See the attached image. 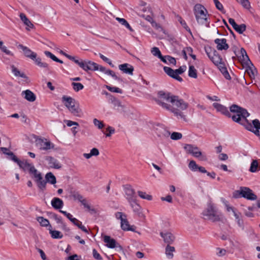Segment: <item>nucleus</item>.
Segmentation results:
<instances>
[{
	"label": "nucleus",
	"instance_id": "nucleus-63",
	"mask_svg": "<svg viewBox=\"0 0 260 260\" xmlns=\"http://www.w3.org/2000/svg\"><path fill=\"white\" fill-rule=\"evenodd\" d=\"M106 131L108 132V133L106 134V137H110L112 134L114 133L115 129L113 127L109 126L106 128Z\"/></svg>",
	"mask_w": 260,
	"mask_h": 260
},
{
	"label": "nucleus",
	"instance_id": "nucleus-13",
	"mask_svg": "<svg viewBox=\"0 0 260 260\" xmlns=\"http://www.w3.org/2000/svg\"><path fill=\"white\" fill-rule=\"evenodd\" d=\"M212 106L216 110L217 112H220L229 117H232L233 116H231V114L229 111L228 108L223 105L217 103H214L212 104Z\"/></svg>",
	"mask_w": 260,
	"mask_h": 260
},
{
	"label": "nucleus",
	"instance_id": "nucleus-58",
	"mask_svg": "<svg viewBox=\"0 0 260 260\" xmlns=\"http://www.w3.org/2000/svg\"><path fill=\"white\" fill-rule=\"evenodd\" d=\"M93 123L94 125L97 126L99 129H102L104 126L103 122L96 118L93 119Z\"/></svg>",
	"mask_w": 260,
	"mask_h": 260
},
{
	"label": "nucleus",
	"instance_id": "nucleus-30",
	"mask_svg": "<svg viewBox=\"0 0 260 260\" xmlns=\"http://www.w3.org/2000/svg\"><path fill=\"white\" fill-rule=\"evenodd\" d=\"M203 217L205 220H210L211 218V205L209 204L207 208L202 213Z\"/></svg>",
	"mask_w": 260,
	"mask_h": 260
},
{
	"label": "nucleus",
	"instance_id": "nucleus-15",
	"mask_svg": "<svg viewBox=\"0 0 260 260\" xmlns=\"http://www.w3.org/2000/svg\"><path fill=\"white\" fill-rule=\"evenodd\" d=\"M214 42L216 44V48L218 50H226L229 48L225 39H216L214 40Z\"/></svg>",
	"mask_w": 260,
	"mask_h": 260
},
{
	"label": "nucleus",
	"instance_id": "nucleus-36",
	"mask_svg": "<svg viewBox=\"0 0 260 260\" xmlns=\"http://www.w3.org/2000/svg\"><path fill=\"white\" fill-rule=\"evenodd\" d=\"M11 69L12 73L15 76L27 78L26 75L23 73H21L14 65L11 66Z\"/></svg>",
	"mask_w": 260,
	"mask_h": 260
},
{
	"label": "nucleus",
	"instance_id": "nucleus-57",
	"mask_svg": "<svg viewBox=\"0 0 260 260\" xmlns=\"http://www.w3.org/2000/svg\"><path fill=\"white\" fill-rule=\"evenodd\" d=\"M182 134L177 132H173L171 135V138L174 140H179L182 138Z\"/></svg>",
	"mask_w": 260,
	"mask_h": 260
},
{
	"label": "nucleus",
	"instance_id": "nucleus-9",
	"mask_svg": "<svg viewBox=\"0 0 260 260\" xmlns=\"http://www.w3.org/2000/svg\"><path fill=\"white\" fill-rule=\"evenodd\" d=\"M44 159L49 168L58 169L61 167L58 160L52 156H46Z\"/></svg>",
	"mask_w": 260,
	"mask_h": 260
},
{
	"label": "nucleus",
	"instance_id": "nucleus-47",
	"mask_svg": "<svg viewBox=\"0 0 260 260\" xmlns=\"http://www.w3.org/2000/svg\"><path fill=\"white\" fill-rule=\"evenodd\" d=\"M72 86H73L74 90L76 92L83 89L84 88L83 84L80 83L72 82Z\"/></svg>",
	"mask_w": 260,
	"mask_h": 260
},
{
	"label": "nucleus",
	"instance_id": "nucleus-45",
	"mask_svg": "<svg viewBox=\"0 0 260 260\" xmlns=\"http://www.w3.org/2000/svg\"><path fill=\"white\" fill-rule=\"evenodd\" d=\"M138 196L143 199H145L148 201H151L152 199V197L150 194H147L146 192L138 191Z\"/></svg>",
	"mask_w": 260,
	"mask_h": 260
},
{
	"label": "nucleus",
	"instance_id": "nucleus-42",
	"mask_svg": "<svg viewBox=\"0 0 260 260\" xmlns=\"http://www.w3.org/2000/svg\"><path fill=\"white\" fill-rule=\"evenodd\" d=\"M44 53L47 57H50L53 61H56L57 62H59L60 63H63V61L57 58L54 54H53L50 52L48 51H45L44 52Z\"/></svg>",
	"mask_w": 260,
	"mask_h": 260
},
{
	"label": "nucleus",
	"instance_id": "nucleus-55",
	"mask_svg": "<svg viewBox=\"0 0 260 260\" xmlns=\"http://www.w3.org/2000/svg\"><path fill=\"white\" fill-rule=\"evenodd\" d=\"M106 88L110 91L116 93H121L122 90L118 87H111L108 85L106 86Z\"/></svg>",
	"mask_w": 260,
	"mask_h": 260
},
{
	"label": "nucleus",
	"instance_id": "nucleus-14",
	"mask_svg": "<svg viewBox=\"0 0 260 260\" xmlns=\"http://www.w3.org/2000/svg\"><path fill=\"white\" fill-rule=\"evenodd\" d=\"M160 235L163 238L164 242L166 243L167 245H170L172 244L175 240L174 236L169 232H160Z\"/></svg>",
	"mask_w": 260,
	"mask_h": 260
},
{
	"label": "nucleus",
	"instance_id": "nucleus-16",
	"mask_svg": "<svg viewBox=\"0 0 260 260\" xmlns=\"http://www.w3.org/2000/svg\"><path fill=\"white\" fill-rule=\"evenodd\" d=\"M19 48L23 50V53L26 57H28L32 60H35V58H36V57L37 56V54L36 53L32 52L30 49L26 46H24L22 45H19Z\"/></svg>",
	"mask_w": 260,
	"mask_h": 260
},
{
	"label": "nucleus",
	"instance_id": "nucleus-6",
	"mask_svg": "<svg viewBox=\"0 0 260 260\" xmlns=\"http://www.w3.org/2000/svg\"><path fill=\"white\" fill-rule=\"evenodd\" d=\"M184 149L187 153L191 154L195 157L199 158L201 161L206 160V156L203 154L197 146L191 144H186L184 147Z\"/></svg>",
	"mask_w": 260,
	"mask_h": 260
},
{
	"label": "nucleus",
	"instance_id": "nucleus-60",
	"mask_svg": "<svg viewBox=\"0 0 260 260\" xmlns=\"http://www.w3.org/2000/svg\"><path fill=\"white\" fill-rule=\"evenodd\" d=\"M80 68L86 72L90 71V69H91L89 68L88 61H83V63L81 64Z\"/></svg>",
	"mask_w": 260,
	"mask_h": 260
},
{
	"label": "nucleus",
	"instance_id": "nucleus-39",
	"mask_svg": "<svg viewBox=\"0 0 260 260\" xmlns=\"http://www.w3.org/2000/svg\"><path fill=\"white\" fill-rule=\"evenodd\" d=\"M37 220L40 223V225L42 226H49L50 227L49 221L48 219L44 218L42 216H39L37 218Z\"/></svg>",
	"mask_w": 260,
	"mask_h": 260
},
{
	"label": "nucleus",
	"instance_id": "nucleus-3",
	"mask_svg": "<svg viewBox=\"0 0 260 260\" xmlns=\"http://www.w3.org/2000/svg\"><path fill=\"white\" fill-rule=\"evenodd\" d=\"M213 55L214 57H212V62L214 63V66L226 80H231V77L228 71L226 66L221 56L216 50L214 51Z\"/></svg>",
	"mask_w": 260,
	"mask_h": 260
},
{
	"label": "nucleus",
	"instance_id": "nucleus-34",
	"mask_svg": "<svg viewBox=\"0 0 260 260\" xmlns=\"http://www.w3.org/2000/svg\"><path fill=\"white\" fill-rule=\"evenodd\" d=\"M260 170V167L257 160H253L251 163L249 171L252 173L256 172Z\"/></svg>",
	"mask_w": 260,
	"mask_h": 260
},
{
	"label": "nucleus",
	"instance_id": "nucleus-51",
	"mask_svg": "<svg viewBox=\"0 0 260 260\" xmlns=\"http://www.w3.org/2000/svg\"><path fill=\"white\" fill-rule=\"evenodd\" d=\"M245 9H249L250 8V4L248 0H237Z\"/></svg>",
	"mask_w": 260,
	"mask_h": 260
},
{
	"label": "nucleus",
	"instance_id": "nucleus-35",
	"mask_svg": "<svg viewBox=\"0 0 260 260\" xmlns=\"http://www.w3.org/2000/svg\"><path fill=\"white\" fill-rule=\"evenodd\" d=\"M121 228L124 231H132L133 230L130 227L126 218H124L121 220Z\"/></svg>",
	"mask_w": 260,
	"mask_h": 260
},
{
	"label": "nucleus",
	"instance_id": "nucleus-37",
	"mask_svg": "<svg viewBox=\"0 0 260 260\" xmlns=\"http://www.w3.org/2000/svg\"><path fill=\"white\" fill-rule=\"evenodd\" d=\"M19 16L21 20L23 22L25 25L30 28L33 27L34 25L31 23L24 13H20Z\"/></svg>",
	"mask_w": 260,
	"mask_h": 260
},
{
	"label": "nucleus",
	"instance_id": "nucleus-25",
	"mask_svg": "<svg viewBox=\"0 0 260 260\" xmlns=\"http://www.w3.org/2000/svg\"><path fill=\"white\" fill-rule=\"evenodd\" d=\"M245 68H246V72L248 74L250 78L254 79L255 76L257 74V71L254 66L248 65Z\"/></svg>",
	"mask_w": 260,
	"mask_h": 260
},
{
	"label": "nucleus",
	"instance_id": "nucleus-7",
	"mask_svg": "<svg viewBox=\"0 0 260 260\" xmlns=\"http://www.w3.org/2000/svg\"><path fill=\"white\" fill-rule=\"evenodd\" d=\"M36 144L41 150L48 151L54 148V144L46 138L37 139Z\"/></svg>",
	"mask_w": 260,
	"mask_h": 260
},
{
	"label": "nucleus",
	"instance_id": "nucleus-17",
	"mask_svg": "<svg viewBox=\"0 0 260 260\" xmlns=\"http://www.w3.org/2000/svg\"><path fill=\"white\" fill-rule=\"evenodd\" d=\"M226 219L223 215L220 212L215 210L212 207V221H221L224 223Z\"/></svg>",
	"mask_w": 260,
	"mask_h": 260
},
{
	"label": "nucleus",
	"instance_id": "nucleus-62",
	"mask_svg": "<svg viewBox=\"0 0 260 260\" xmlns=\"http://www.w3.org/2000/svg\"><path fill=\"white\" fill-rule=\"evenodd\" d=\"M179 21H180V23L182 25V26L188 31H189L190 33H191L190 29L187 26L186 23L184 20H183L181 17H180Z\"/></svg>",
	"mask_w": 260,
	"mask_h": 260
},
{
	"label": "nucleus",
	"instance_id": "nucleus-12",
	"mask_svg": "<svg viewBox=\"0 0 260 260\" xmlns=\"http://www.w3.org/2000/svg\"><path fill=\"white\" fill-rule=\"evenodd\" d=\"M124 190L126 195V199L128 202L135 200L137 198L135 190L131 185H126L124 186Z\"/></svg>",
	"mask_w": 260,
	"mask_h": 260
},
{
	"label": "nucleus",
	"instance_id": "nucleus-18",
	"mask_svg": "<svg viewBox=\"0 0 260 260\" xmlns=\"http://www.w3.org/2000/svg\"><path fill=\"white\" fill-rule=\"evenodd\" d=\"M69 110L74 116L81 117L82 115V110L79 108V104L77 103H76L74 105H73V106L69 109Z\"/></svg>",
	"mask_w": 260,
	"mask_h": 260
},
{
	"label": "nucleus",
	"instance_id": "nucleus-11",
	"mask_svg": "<svg viewBox=\"0 0 260 260\" xmlns=\"http://www.w3.org/2000/svg\"><path fill=\"white\" fill-rule=\"evenodd\" d=\"M242 198H245L248 200H255L257 196L252 192V190L248 187H242Z\"/></svg>",
	"mask_w": 260,
	"mask_h": 260
},
{
	"label": "nucleus",
	"instance_id": "nucleus-27",
	"mask_svg": "<svg viewBox=\"0 0 260 260\" xmlns=\"http://www.w3.org/2000/svg\"><path fill=\"white\" fill-rule=\"evenodd\" d=\"M53 218L56 221L57 223L61 224V228L66 231H69V229L67 228L66 223L62 221V218L58 216L57 214L53 213L52 214Z\"/></svg>",
	"mask_w": 260,
	"mask_h": 260
},
{
	"label": "nucleus",
	"instance_id": "nucleus-22",
	"mask_svg": "<svg viewBox=\"0 0 260 260\" xmlns=\"http://www.w3.org/2000/svg\"><path fill=\"white\" fill-rule=\"evenodd\" d=\"M62 102L64 103V105L69 109L71 107L74 105L76 102L75 99L66 95H63L62 98Z\"/></svg>",
	"mask_w": 260,
	"mask_h": 260
},
{
	"label": "nucleus",
	"instance_id": "nucleus-19",
	"mask_svg": "<svg viewBox=\"0 0 260 260\" xmlns=\"http://www.w3.org/2000/svg\"><path fill=\"white\" fill-rule=\"evenodd\" d=\"M119 69L123 73L129 75H133L134 71L133 67L128 63H123L119 66Z\"/></svg>",
	"mask_w": 260,
	"mask_h": 260
},
{
	"label": "nucleus",
	"instance_id": "nucleus-32",
	"mask_svg": "<svg viewBox=\"0 0 260 260\" xmlns=\"http://www.w3.org/2000/svg\"><path fill=\"white\" fill-rule=\"evenodd\" d=\"M37 183V186L38 188L42 191H44L46 189V185L47 182L46 180H44L42 176L41 177V179H37L35 180Z\"/></svg>",
	"mask_w": 260,
	"mask_h": 260
},
{
	"label": "nucleus",
	"instance_id": "nucleus-4",
	"mask_svg": "<svg viewBox=\"0 0 260 260\" xmlns=\"http://www.w3.org/2000/svg\"><path fill=\"white\" fill-rule=\"evenodd\" d=\"M193 11L198 23L209 27V22L208 21L207 16L208 12L206 9L203 5L197 4L194 6Z\"/></svg>",
	"mask_w": 260,
	"mask_h": 260
},
{
	"label": "nucleus",
	"instance_id": "nucleus-38",
	"mask_svg": "<svg viewBox=\"0 0 260 260\" xmlns=\"http://www.w3.org/2000/svg\"><path fill=\"white\" fill-rule=\"evenodd\" d=\"M29 173L32 176L35 180L37 179H40L42 176L41 173L39 172L35 167L33 168Z\"/></svg>",
	"mask_w": 260,
	"mask_h": 260
},
{
	"label": "nucleus",
	"instance_id": "nucleus-46",
	"mask_svg": "<svg viewBox=\"0 0 260 260\" xmlns=\"http://www.w3.org/2000/svg\"><path fill=\"white\" fill-rule=\"evenodd\" d=\"M215 6L217 10L222 13H225V11L222 4L218 0H213Z\"/></svg>",
	"mask_w": 260,
	"mask_h": 260
},
{
	"label": "nucleus",
	"instance_id": "nucleus-23",
	"mask_svg": "<svg viewBox=\"0 0 260 260\" xmlns=\"http://www.w3.org/2000/svg\"><path fill=\"white\" fill-rule=\"evenodd\" d=\"M51 204L55 209H60L63 206L62 200L58 198H54L52 200Z\"/></svg>",
	"mask_w": 260,
	"mask_h": 260
},
{
	"label": "nucleus",
	"instance_id": "nucleus-28",
	"mask_svg": "<svg viewBox=\"0 0 260 260\" xmlns=\"http://www.w3.org/2000/svg\"><path fill=\"white\" fill-rule=\"evenodd\" d=\"M175 249L173 246L168 245L165 249V254L167 258L169 259H171L174 257L173 252H175Z\"/></svg>",
	"mask_w": 260,
	"mask_h": 260
},
{
	"label": "nucleus",
	"instance_id": "nucleus-5",
	"mask_svg": "<svg viewBox=\"0 0 260 260\" xmlns=\"http://www.w3.org/2000/svg\"><path fill=\"white\" fill-rule=\"evenodd\" d=\"M164 72L171 78L179 81L182 82L183 79L179 75L183 74L186 70V67L185 66H182L179 67V69L173 70L172 68L168 67H164Z\"/></svg>",
	"mask_w": 260,
	"mask_h": 260
},
{
	"label": "nucleus",
	"instance_id": "nucleus-48",
	"mask_svg": "<svg viewBox=\"0 0 260 260\" xmlns=\"http://www.w3.org/2000/svg\"><path fill=\"white\" fill-rule=\"evenodd\" d=\"M3 42L0 40V49L1 51L7 55L13 56V54L10 50L7 49V47L3 45Z\"/></svg>",
	"mask_w": 260,
	"mask_h": 260
},
{
	"label": "nucleus",
	"instance_id": "nucleus-41",
	"mask_svg": "<svg viewBox=\"0 0 260 260\" xmlns=\"http://www.w3.org/2000/svg\"><path fill=\"white\" fill-rule=\"evenodd\" d=\"M34 60L36 64L40 68L48 69V64L46 62H42L41 58L36 57Z\"/></svg>",
	"mask_w": 260,
	"mask_h": 260
},
{
	"label": "nucleus",
	"instance_id": "nucleus-8",
	"mask_svg": "<svg viewBox=\"0 0 260 260\" xmlns=\"http://www.w3.org/2000/svg\"><path fill=\"white\" fill-rule=\"evenodd\" d=\"M14 161L17 164L19 167L24 171H28L29 173L30 170L35 167L33 164L29 163L27 160H20L17 157H14Z\"/></svg>",
	"mask_w": 260,
	"mask_h": 260
},
{
	"label": "nucleus",
	"instance_id": "nucleus-44",
	"mask_svg": "<svg viewBox=\"0 0 260 260\" xmlns=\"http://www.w3.org/2000/svg\"><path fill=\"white\" fill-rule=\"evenodd\" d=\"M188 76L193 78H197V71L194 66H190L188 70Z\"/></svg>",
	"mask_w": 260,
	"mask_h": 260
},
{
	"label": "nucleus",
	"instance_id": "nucleus-33",
	"mask_svg": "<svg viewBox=\"0 0 260 260\" xmlns=\"http://www.w3.org/2000/svg\"><path fill=\"white\" fill-rule=\"evenodd\" d=\"M45 179L47 182L51 184H54L56 182L55 176L51 173H47L45 175Z\"/></svg>",
	"mask_w": 260,
	"mask_h": 260
},
{
	"label": "nucleus",
	"instance_id": "nucleus-53",
	"mask_svg": "<svg viewBox=\"0 0 260 260\" xmlns=\"http://www.w3.org/2000/svg\"><path fill=\"white\" fill-rule=\"evenodd\" d=\"M105 74L111 76L115 80H117L118 81L121 80L120 78L115 74V72L111 70L107 69Z\"/></svg>",
	"mask_w": 260,
	"mask_h": 260
},
{
	"label": "nucleus",
	"instance_id": "nucleus-61",
	"mask_svg": "<svg viewBox=\"0 0 260 260\" xmlns=\"http://www.w3.org/2000/svg\"><path fill=\"white\" fill-rule=\"evenodd\" d=\"M99 56H100V58L102 59H103L104 61H105L107 63H108L112 67H114V65L112 64V62H111V61L110 60V59H109L108 58L106 57V56H105L104 55H103L101 53L99 54Z\"/></svg>",
	"mask_w": 260,
	"mask_h": 260
},
{
	"label": "nucleus",
	"instance_id": "nucleus-26",
	"mask_svg": "<svg viewBox=\"0 0 260 260\" xmlns=\"http://www.w3.org/2000/svg\"><path fill=\"white\" fill-rule=\"evenodd\" d=\"M104 241L106 243V246L110 248H114L116 247V242L115 240L111 238L109 236H105Z\"/></svg>",
	"mask_w": 260,
	"mask_h": 260
},
{
	"label": "nucleus",
	"instance_id": "nucleus-31",
	"mask_svg": "<svg viewBox=\"0 0 260 260\" xmlns=\"http://www.w3.org/2000/svg\"><path fill=\"white\" fill-rule=\"evenodd\" d=\"M49 233L53 239H61L63 237V235L58 231L52 230V226L50 225L49 228Z\"/></svg>",
	"mask_w": 260,
	"mask_h": 260
},
{
	"label": "nucleus",
	"instance_id": "nucleus-40",
	"mask_svg": "<svg viewBox=\"0 0 260 260\" xmlns=\"http://www.w3.org/2000/svg\"><path fill=\"white\" fill-rule=\"evenodd\" d=\"M1 149L3 153L9 156V159L14 161V157H17L13 152L10 151L9 149L6 147H1Z\"/></svg>",
	"mask_w": 260,
	"mask_h": 260
},
{
	"label": "nucleus",
	"instance_id": "nucleus-54",
	"mask_svg": "<svg viewBox=\"0 0 260 260\" xmlns=\"http://www.w3.org/2000/svg\"><path fill=\"white\" fill-rule=\"evenodd\" d=\"M188 167L192 171H198V166L194 160H191L189 162Z\"/></svg>",
	"mask_w": 260,
	"mask_h": 260
},
{
	"label": "nucleus",
	"instance_id": "nucleus-50",
	"mask_svg": "<svg viewBox=\"0 0 260 260\" xmlns=\"http://www.w3.org/2000/svg\"><path fill=\"white\" fill-rule=\"evenodd\" d=\"M164 58L166 60V62H167V61H168L170 64H173L174 66L176 64V60L174 57H173L170 55H166L164 56Z\"/></svg>",
	"mask_w": 260,
	"mask_h": 260
},
{
	"label": "nucleus",
	"instance_id": "nucleus-49",
	"mask_svg": "<svg viewBox=\"0 0 260 260\" xmlns=\"http://www.w3.org/2000/svg\"><path fill=\"white\" fill-rule=\"evenodd\" d=\"M116 19L122 25L125 26L127 28L130 30H132V28L131 27L127 21L124 18H117Z\"/></svg>",
	"mask_w": 260,
	"mask_h": 260
},
{
	"label": "nucleus",
	"instance_id": "nucleus-29",
	"mask_svg": "<svg viewBox=\"0 0 260 260\" xmlns=\"http://www.w3.org/2000/svg\"><path fill=\"white\" fill-rule=\"evenodd\" d=\"M151 52L154 56L159 58L163 62L167 63L166 60L164 58V56L161 55V53L158 48L156 47H153L151 49Z\"/></svg>",
	"mask_w": 260,
	"mask_h": 260
},
{
	"label": "nucleus",
	"instance_id": "nucleus-52",
	"mask_svg": "<svg viewBox=\"0 0 260 260\" xmlns=\"http://www.w3.org/2000/svg\"><path fill=\"white\" fill-rule=\"evenodd\" d=\"M242 187H240L239 190H235L233 193V197L235 199L242 198Z\"/></svg>",
	"mask_w": 260,
	"mask_h": 260
},
{
	"label": "nucleus",
	"instance_id": "nucleus-1",
	"mask_svg": "<svg viewBox=\"0 0 260 260\" xmlns=\"http://www.w3.org/2000/svg\"><path fill=\"white\" fill-rule=\"evenodd\" d=\"M157 103L163 108L170 111L179 119L187 122L186 115L183 111L188 107V104L178 96L172 95L170 93H165L162 91L158 92Z\"/></svg>",
	"mask_w": 260,
	"mask_h": 260
},
{
	"label": "nucleus",
	"instance_id": "nucleus-24",
	"mask_svg": "<svg viewBox=\"0 0 260 260\" xmlns=\"http://www.w3.org/2000/svg\"><path fill=\"white\" fill-rule=\"evenodd\" d=\"M133 210V211L137 214H140L141 213V207L137 203V199L128 202Z\"/></svg>",
	"mask_w": 260,
	"mask_h": 260
},
{
	"label": "nucleus",
	"instance_id": "nucleus-10",
	"mask_svg": "<svg viewBox=\"0 0 260 260\" xmlns=\"http://www.w3.org/2000/svg\"><path fill=\"white\" fill-rule=\"evenodd\" d=\"M240 52L241 55L239 57V60L241 62L243 66L244 67L248 65H251L253 66V63L250 60L245 49L241 48Z\"/></svg>",
	"mask_w": 260,
	"mask_h": 260
},
{
	"label": "nucleus",
	"instance_id": "nucleus-2",
	"mask_svg": "<svg viewBox=\"0 0 260 260\" xmlns=\"http://www.w3.org/2000/svg\"><path fill=\"white\" fill-rule=\"evenodd\" d=\"M230 110L231 112L236 113L232 116V120L234 121L244 125L247 129L252 132L255 135L258 136L260 135L259 129L252 130V125L248 122L247 119L249 113L245 109L237 105L233 104L230 107Z\"/></svg>",
	"mask_w": 260,
	"mask_h": 260
},
{
	"label": "nucleus",
	"instance_id": "nucleus-56",
	"mask_svg": "<svg viewBox=\"0 0 260 260\" xmlns=\"http://www.w3.org/2000/svg\"><path fill=\"white\" fill-rule=\"evenodd\" d=\"M89 68H91L90 71H98V64L91 61H88Z\"/></svg>",
	"mask_w": 260,
	"mask_h": 260
},
{
	"label": "nucleus",
	"instance_id": "nucleus-21",
	"mask_svg": "<svg viewBox=\"0 0 260 260\" xmlns=\"http://www.w3.org/2000/svg\"><path fill=\"white\" fill-rule=\"evenodd\" d=\"M110 100L114 106V107L116 108L117 110L119 111H123V107H124V106L121 104V102L113 96H110Z\"/></svg>",
	"mask_w": 260,
	"mask_h": 260
},
{
	"label": "nucleus",
	"instance_id": "nucleus-43",
	"mask_svg": "<svg viewBox=\"0 0 260 260\" xmlns=\"http://www.w3.org/2000/svg\"><path fill=\"white\" fill-rule=\"evenodd\" d=\"M246 26L245 24H241L240 25H238L237 24L236 26L234 27V29L239 34H242L244 31L246 30Z\"/></svg>",
	"mask_w": 260,
	"mask_h": 260
},
{
	"label": "nucleus",
	"instance_id": "nucleus-59",
	"mask_svg": "<svg viewBox=\"0 0 260 260\" xmlns=\"http://www.w3.org/2000/svg\"><path fill=\"white\" fill-rule=\"evenodd\" d=\"M72 197L74 198V200H77L79 201H80L83 198L81 194H80L78 192H72L71 193Z\"/></svg>",
	"mask_w": 260,
	"mask_h": 260
},
{
	"label": "nucleus",
	"instance_id": "nucleus-20",
	"mask_svg": "<svg viewBox=\"0 0 260 260\" xmlns=\"http://www.w3.org/2000/svg\"><path fill=\"white\" fill-rule=\"evenodd\" d=\"M21 94L24 96V98L25 99L30 102H34L36 99L35 94L28 89L23 91Z\"/></svg>",
	"mask_w": 260,
	"mask_h": 260
},
{
	"label": "nucleus",
	"instance_id": "nucleus-64",
	"mask_svg": "<svg viewBox=\"0 0 260 260\" xmlns=\"http://www.w3.org/2000/svg\"><path fill=\"white\" fill-rule=\"evenodd\" d=\"M252 124L255 129H260V122L259 121L255 119L252 121Z\"/></svg>",
	"mask_w": 260,
	"mask_h": 260
}]
</instances>
